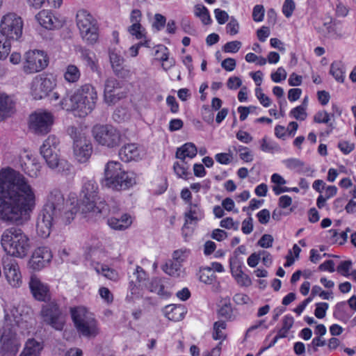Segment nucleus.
<instances>
[{"label":"nucleus","mask_w":356,"mask_h":356,"mask_svg":"<svg viewBox=\"0 0 356 356\" xmlns=\"http://www.w3.org/2000/svg\"><path fill=\"white\" fill-rule=\"evenodd\" d=\"M229 266L232 272V275L236 277L243 273L242 270V263L235 257L231 258L229 260Z\"/></svg>","instance_id":"nucleus-41"},{"label":"nucleus","mask_w":356,"mask_h":356,"mask_svg":"<svg viewBox=\"0 0 356 356\" xmlns=\"http://www.w3.org/2000/svg\"><path fill=\"white\" fill-rule=\"evenodd\" d=\"M20 317L6 314L0 328V355L15 356L21 346V339L17 333Z\"/></svg>","instance_id":"nucleus-4"},{"label":"nucleus","mask_w":356,"mask_h":356,"mask_svg":"<svg viewBox=\"0 0 356 356\" xmlns=\"http://www.w3.org/2000/svg\"><path fill=\"white\" fill-rule=\"evenodd\" d=\"M1 244L8 257L24 258L31 249L28 236L20 229L13 227L6 229L1 237Z\"/></svg>","instance_id":"nucleus-5"},{"label":"nucleus","mask_w":356,"mask_h":356,"mask_svg":"<svg viewBox=\"0 0 356 356\" xmlns=\"http://www.w3.org/2000/svg\"><path fill=\"white\" fill-rule=\"evenodd\" d=\"M197 153V149L194 143H186L180 147H178L176 151L175 157L180 161L186 160V159L194 158Z\"/></svg>","instance_id":"nucleus-24"},{"label":"nucleus","mask_w":356,"mask_h":356,"mask_svg":"<svg viewBox=\"0 0 356 356\" xmlns=\"http://www.w3.org/2000/svg\"><path fill=\"white\" fill-rule=\"evenodd\" d=\"M232 312L230 303H226L218 310V314L226 319H230L232 316Z\"/></svg>","instance_id":"nucleus-59"},{"label":"nucleus","mask_w":356,"mask_h":356,"mask_svg":"<svg viewBox=\"0 0 356 356\" xmlns=\"http://www.w3.org/2000/svg\"><path fill=\"white\" fill-rule=\"evenodd\" d=\"M330 73L338 82L343 83L344 81L345 70L343 64L341 61H335L330 65Z\"/></svg>","instance_id":"nucleus-29"},{"label":"nucleus","mask_w":356,"mask_h":356,"mask_svg":"<svg viewBox=\"0 0 356 356\" xmlns=\"http://www.w3.org/2000/svg\"><path fill=\"white\" fill-rule=\"evenodd\" d=\"M35 195L28 180L8 169L0 173V220L20 224L35 208Z\"/></svg>","instance_id":"nucleus-1"},{"label":"nucleus","mask_w":356,"mask_h":356,"mask_svg":"<svg viewBox=\"0 0 356 356\" xmlns=\"http://www.w3.org/2000/svg\"><path fill=\"white\" fill-rule=\"evenodd\" d=\"M239 24L237 20L232 17L229 22L226 26L227 33L231 35H236L238 33Z\"/></svg>","instance_id":"nucleus-52"},{"label":"nucleus","mask_w":356,"mask_h":356,"mask_svg":"<svg viewBox=\"0 0 356 356\" xmlns=\"http://www.w3.org/2000/svg\"><path fill=\"white\" fill-rule=\"evenodd\" d=\"M264 7L262 5H256L252 11V19L254 22H259L264 19Z\"/></svg>","instance_id":"nucleus-48"},{"label":"nucleus","mask_w":356,"mask_h":356,"mask_svg":"<svg viewBox=\"0 0 356 356\" xmlns=\"http://www.w3.org/2000/svg\"><path fill=\"white\" fill-rule=\"evenodd\" d=\"M59 143L56 136L50 135L40 147V152L49 168L67 175L71 165L66 160L59 159L58 154Z\"/></svg>","instance_id":"nucleus-9"},{"label":"nucleus","mask_w":356,"mask_h":356,"mask_svg":"<svg viewBox=\"0 0 356 356\" xmlns=\"http://www.w3.org/2000/svg\"><path fill=\"white\" fill-rule=\"evenodd\" d=\"M352 266V261L350 260L343 261L337 266V270L345 277L350 275L349 270Z\"/></svg>","instance_id":"nucleus-49"},{"label":"nucleus","mask_w":356,"mask_h":356,"mask_svg":"<svg viewBox=\"0 0 356 356\" xmlns=\"http://www.w3.org/2000/svg\"><path fill=\"white\" fill-rule=\"evenodd\" d=\"M181 263L174 260H168L163 266V270L169 275L179 277L180 274Z\"/></svg>","instance_id":"nucleus-30"},{"label":"nucleus","mask_w":356,"mask_h":356,"mask_svg":"<svg viewBox=\"0 0 356 356\" xmlns=\"http://www.w3.org/2000/svg\"><path fill=\"white\" fill-rule=\"evenodd\" d=\"M273 237L270 234H265L257 242L258 245L264 248L272 247L273 243Z\"/></svg>","instance_id":"nucleus-53"},{"label":"nucleus","mask_w":356,"mask_h":356,"mask_svg":"<svg viewBox=\"0 0 356 356\" xmlns=\"http://www.w3.org/2000/svg\"><path fill=\"white\" fill-rule=\"evenodd\" d=\"M166 18L161 14H156L154 15V22L152 26L157 31L161 30L165 24Z\"/></svg>","instance_id":"nucleus-56"},{"label":"nucleus","mask_w":356,"mask_h":356,"mask_svg":"<svg viewBox=\"0 0 356 356\" xmlns=\"http://www.w3.org/2000/svg\"><path fill=\"white\" fill-rule=\"evenodd\" d=\"M114 74L119 78L127 79L131 76L130 70L126 66H120L118 69L113 70Z\"/></svg>","instance_id":"nucleus-60"},{"label":"nucleus","mask_w":356,"mask_h":356,"mask_svg":"<svg viewBox=\"0 0 356 356\" xmlns=\"http://www.w3.org/2000/svg\"><path fill=\"white\" fill-rule=\"evenodd\" d=\"M49 63V58L44 51L33 50L24 55L23 70L26 74H33L44 70Z\"/></svg>","instance_id":"nucleus-15"},{"label":"nucleus","mask_w":356,"mask_h":356,"mask_svg":"<svg viewBox=\"0 0 356 356\" xmlns=\"http://www.w3.org/2000/svg\"><path fill=\"white\" fill-rule=\"evenodd\" d=\"M295 9V3L293 0H286L282 6V12L286 17L291 16Z\"/></svg>","instance_id":"nucleus-58"},{"label":"nucleus","mask_w":356,"mask_h":356,"mask_svg":"<svg viewBox=\"0 0 356 356\" xmlns=\"http://www.w3.org/2000/svg\"><path fill=\"white\" fill-rule=\"evenodd\" d=\"M147 288L151 292L156 293L159 295L164 294V286L161 282V279L158 277L152 278L151 282L147 285Z\"/></svg>","instance_id":"nucleus-36"},{"label":"nucleus","mask_w":356,"mask_h":356,"mask_svg":"<svg viewBox=\"0 0 356 356\" xmlns=\"http://www.w3.org/2000/svg\"><path fill=\"white\" fill-rule=\"evenodd\" d=\"M128 118L127 111L124 108H118L113 114L114 121L120 123Z\"/></svg>","instance_id":"nucleus-50"},{"label":"nucleus","mask_w":356,"mask_h":356,"mask_svg":"<svg viewBox=\"0 0 356 356\" xmlns=\"http://www.w3.org/2000/svg\"><path fill=\"white\" fill-rule=\"evenodd\" d=\"M77 209L65 203L63 195L60 191L50 193L47 202L38 215L36 230L42 238L49 236L54 223L68 225L74 218Z\"/></svg>","instance_id":"nucleus-2"},{"label":"nucleus","mask_w":356,"mask_h":356,"mask_svg":"<svg viewBox=\"0 0 356 356\" xmlns=\"http://www.w3.org/2000/svg\"><path fill=\"white\" fill-rule=\"evenodd\" d=\"M120 88V83L115 78L107 79L104 84V96L115 92V90Z\"/></svg>","instance_id":"nucleus-38"},{"label":"nucleus","mask_w":356,"mask_h":356,"mask_svg":"<svg viewBox=\"0 0 356 356\" xmlns=\"http://www.w3.org/2000/svg\"><path fill=\"white\" fill-rule=\"evenodd\" d=\"M23 21L15 13L4 15L0 23V59L10 51V42L17 40L22 34Z\"/></svg>","instance_id":"nucleus-6"},{"label":"nucleus","mask_w":356,"mask_h":356,"mask_svg":"<svg viewBox=\"0 0 356 356\" xmlns=\"http://www.w3.org/2000/svg\"><path fill=\"white\" fill-rule=\"evenodd\" d=\"M201 216V210L199 207L198 204H193L191 202L188 204V211L185 213V223L184 227L186 226V224L190 222L191 223L193 221H198Z\"/></svg>","instance_id":"nucleus-28"},{"label":"nucleus","mask_w":356,"mask_h":356,"mask_svg":"<svg viewBox=\"0 0 356 356\" xmlns=\"http://www.w3.org/2000/svg\"><path fill=\"white\" fill-rule=\"evenodd\" d=\"M119 156L124 162L137 160L140 158V150L135 143L127 144L120 148Z\"/></svg>","instance_id":"nucleus-23"},{"label":"nucleus","mask_w":356,"mask_h":356,"mask_svg":"<svg viewBox=\"0 0 356 356\" xmlns=\"http://www.w3.org/2000/svg\"><path fill=\"white\" fill-rule=\"evenodd\" d=\"M25 166L24 170L31 177H37L39 175L41 168L40 163L33 160L29 163H25Z\"/></svg>","instance_id":"nucleus-37"},{"label":"nucleus","mask_w":356,"mask_h":356,"mask_svg":"<svg viewBox=\"0 0 356 356\" xmlns=\"http://www.w3.org/2000/svg\"><path fill=\"white\" fill-rule=\"evenodd\" d=\"M76 25L82 39L88 44H95L99 38L97 20L86 10H80L76 16Z\"/></svg>","instance_id":"nucleus-10"},{"label":"nucleus","mask_w":356,"mask_h":356,"mask_svg":"<svg viewBox=\"0 0 356 356\" xmlns=\"http://www.w3.org/2000/svg\"><path fill=\"white\" fill-rule=\"evenodd\" d=\"M185 312V308L182 305H169L164 308L165 316L173 321L182 320Z\"/></svg>","instance_id":"nucleus-25"},{"label":"nucleus","mask_w":356,"mask_h":356,"mask_svg":"<svg viewBox=\"0 0 356 356\" xmlns=\"http://www.w3.org/2000/svg\"><path fill=\"white\" fill-rule=\"evenodd\" d=\"M189 165L186 160L175 162L173 165V169L175 174L180 178L187 179Z\"/></svg>","instance_id":"nucleus-32"},{"label":"nucleus","mask_w":356,"mask_h":356,"mask_svg":"<svg viewBox=\"0 0 356 356\" xmlns=\"http://www.w3.org/2000/svg\"><path fill=\"white\" fill-rule=\"evenodd\" d=\"M52 259L51 250L47 247L36 248L29 261V267L34 270H40L49 264Z\"/></svg>","instance_id":"nucleus-18"},{"label":"nucleus","mask_w":356,"mask_h":356,"mask_svg":"<svg viewBox=\"0 0 356 356\" xmlns=\"http://www.w3.org/2000/svg\"><path fill=\"white\" fill-rule=\"evenodd\" d=\"M242 85L241 79L238 76L229 77L227 80V86L230 90H236Z\"/></svg>","instance_id":"nucleus-62"},{"label":"nucleus","mask_w":356,"mask_h":356,"mask_svg":"<svg viewBox=\"0 0 356 356\" xmlns=\"http://www.w3.org/2000/svg\"><path fill=\"white\" fill-rule=\"evenodd\" d=\"M3 273L8 282L13 287L22 284V275L17 261L8 256L2 258Z\"/></svg>","instance_id":"nucleus-16"},{"label":"nucleus","mask_w":356,"mask_h":356,"mask_svg":"<svg viewBox=\"0 0 356 356\" xmlns=\"http://www.w3.org/2000/svg\"><path fill=\"white\" fill-rule=\"evenodd\" d=\"M227 324L223 321H218L213 323V339L214 340H224L226 339V334L223 332L226 329Z\"/></svg>","instance_id":"nucleus-31"},{"label":"nucleus","mask_w":356,"mask_h":356,"mask_svg":"<svg viewBox=\"0 0 356 356\" xmlns=\"http://www.w3.org/2000/svg\"><path fill=\"white\" fill-rule=\"evenodd\" d=\"M216 18L220 24H225L229 19V15L225 10H222L220 8L214 10Z\"/></svg>","instance_id":"nucleus-61"},{"label":"nucleus","mask_w":356,"mask_h":356,"mask_svg":"<svg viewBox=\"0 0 356 356\" xmlns=\"http://www.w3.org/2000/svg\"><path fill=\"white\" fill-rule=\"evenodd\" d=\"M29 287L33 297L39 300L47 302L50 298L49 289L35 275H32L29 281Z\"/></svg>","instance_id":"nucleus-20"},{"label":"nucleus","mask_w":356,"mask_h":356,"mask_svg":"<svg viewBox=\"0 0 356 356\" xmlns=\"http://www.w3.org/2000/svg\"><path fill=\"white\" fill-rule=\"evenodd\" d=\"M72 318L77 331L86 337H95L99 333L97 321L84 309L72 311Z\"/></svg>","instance_id":"nucleus-13"},{"label":"nucleus","mask_w":356,"mask_h":356,"mask_svg":"<svg viewBox=\"0 0 356 356\" xmlns=\"http://www.w3.org/2000/svg\"><path fill=\"white\" fill-rule=\"evenodd\" d=\"M329 307L327 302H318L316 304V309L314 310V315L318 318H323L325 316L326 311Z\"/></svg>","instance_id":"nucleus-47"},{"label":"nucleus","mask_w":356,"mask_h":356,"mask_svg":"<svg viewBox=\"0 0 356 356\" xmlns=\"http://www.w3.org/2000/svg\"><path fill=\"white\" fill-rule=\"evenodd\" d=\"M257 216L261 224L266 225L269 222L270 218V211L266 209H264L257 214Z\"/></svg>","instance_id":"nucleus-63"},{"label":"nucleus","mask_w":356,"mask_h":356,"mask_svg":"<svg viewBox=\"0 0 356 356\" xmlns=\"http://www.w3.org/2000/svg\"><path fill=\"white\" fill-rule=\"evenodd\" d=\"M118 161H109L104 169L103 184L115 191L129 188L136 184V175L132 172L122 170Z\"/></svg>","instance_id":"nucleus-8"},{"label":"nucleus","mask_w":356,"mask_h":356,"mask_svg":"<svg viewBox=\"0 0 356 356\" xmlns=\"http://www.w3.org/2000/svg\"><path fill=\"white\" fill-rule=\"evenodd\" d=\"M97 95L90 84H85L73 95L63 98L60 105L66 111H77L80 117H84L95 108Z\"/></svg>","instance_id":"nucleus-3"},{"label":"nucleus","mask_w":356,"mask_h":356,"mask_svg":"<svg viewBox=\"0 0 356 356\" xmlns=\"http://www.w3.org/2000/svg\"><path fill=\"white\" fill-rule=\"evenodd\" d=\"M330 120V115L325 111H318L314 116V121L316 123L327 124Z\"/></svg>","instance_id":"nucleus-54"},{"label":"nucleus","mask_w":356,"mask_h":356,"mask_svg":"<svg viewBox=\"0 0 356 356\" xmlns=\"http://www.w3.org/2000/svg\"><path fill=\"white\" fill-rule=\"evenodd\" d=\"M195 15L200 17L204 24H210L211 19L207 8L202 5L195 6Z\"/></svg>","instance_id":"nucleus-35"},{"label":"nucleus","mask_w":356,"mask_h":356,"mask_svg":"<svg viewBox=\"0 0 356 356\" xmlns=\"http://www.w3.org/2000/svg\"><path fill=\"white\" fill-rule=\"evenodd\" d=\"M64 76L68 82L74 83L79 80L80 72L76 66L70 65L67 67Z\"/></svg>","instance_id":"nucleus-34"},{"label":"nucleus","mask_w":356,"mask_h":356,"mask_svg":"<svg viewBox=\"0 0 356 356\" xmlns=\"http://www.w3.org/2000/svg\"><path fill=\"white\" fill-rule=\"evenodd\" d=\"M132 223L129 214L124 213L120 218H111L108 220V225L113 229L124 230L127 229Z\"/></svg>","instance_id":"nucleus-26"},{"label":"nucleus","mask_w":356,"mask_h":356,"mask_svg":"<svg viewBox=\"0 0 356 356\" xmlns=\"http://www.w3.org/2000/svg\"><path fill=\"white\" fill-rule=\"evenodd\" d=\"M54 86L49 78L37 76L32 81L31 93L34 99H41L48 95Z\"/></svg>","instance_id":"nucleus-17"},{"label":"nucleus","mask_w":356,"mask_h":356,"mask_svg":"<svg viewBox=\"0 0 356 356\" xmlns=\"http://www.w3.org/2000/svg\"><path fill=\"white\" fill-rule=\"evenodd\" d=\"M128 31L132 35L136 36L137 39H142L145 36V29L140 23H132V25L129 27Z\"/></svg>","instance_id":"nucleus-43"},{"label":"nucleus","mask_w":356,"mask_h":356,"mask_svg":"<svg viewBox=\"0 0 356 356\" xmlns=\"http://www.w3.org/2000/svg\"><path fill=\"white\" fill-rule=\"evenodd\" d=\"M97 271L101 272L104 277L113 281H116L119 278L117 271L106 266H102L101 270H97Z\"/></svg>","instance_id":"nucleus-45"},{"label":"nucleus","mask_w":356,"mask_h":356,"mask_svg":"<svg viewBox=\"0 0 356 356\" xmlns=\"http://www.w3.org/2000/svg\"><path fill=\"white\" fill-rule=\"evenodd\" d=\"M249 217L245 218L242 222L241 230L243 234H249L253 230V219L251 217L250 214H249Z\"/></svg>","instance_id":"nucleus-55"},{"label":"nucleus","mask_w":356,"mask_h":356,"mask_svg":"<svg viewBox=\"0 0 356 356\" xmlns=\"http://www.w3.org/2000/svg\"><path fill=\"white\" fill-rule=\"evenodd\" d=\"M338 147L345 154H349L355 148V144L348 141H341L338 143Z\"/></svg>","instance_id":"nucleus-64"},{"label":"nucleus","mask_w":356,"mask_h":356,"mask_svg":"<svg viewBox=\"0 0 356 356\" xmlns=\"http://www.w3.org/2000/svg\"><path fill=\"white\" fill-rule=\"evenodd\" d=\"M346 302H338L335 306L334 316L341 321L346 322L348 319V316L345 314Z\"/></svg>","instance_id":"nucleus-39"},{"label":"nucleus","mask_w":356,"mask_h":356,"mask_svg":"<svg viewBox=\"0 0 356 356\" xmlns=\"http://www.w3.org/2000/svg\"><path fill=\"white\" fill-rule=\"evenodd\" d=\"M241 42L238 40L227 42L222 47L226 53H236L241 47Z\"/></svg>","instance_id":"nucleus-46"},{"label":"nucleus","mask_w":356,"mask_h":356,"mask_svg":"<svg viewBox=\"0 0 356 356\" xmlns=\"http://www.w3.org/2000/svg\"><path fill=\"white\" fill-rule=\"evenodd\" d=\"M216 279V275L211 271V267H205L200 270L199 280L200 281L207 284H211Z\"/></svg>","instance_id":"nucleus-33"},{"label":"nucleus","mask_w":356,"mask_h":356,"mask_svg":"<svg viewBox=\"0 0 356 356\" xmlns=\"http://www.w3.org/2000/svg\"><path fill=\"white\" fill-rule=\"evenodd\" d=\"M109 58L113 70L118 69L124 63V58L114 51H110Z\"/></svg>","instance_id":"nucleus-44"},{"label":"nucleus","mask_w":356,"mask_h":356,"mask_svg":"<svg viewBox=\"0 0 356 356\" xmlns=\"http://www.w3.org/2000/svg\"><path fill=\"white\" fill-rule=\"evenodd\" d=\"M92 133L95 141L107 148L117 147L122 142L120 131L110 124H96L92 127Z\"/></svg>","instance_id":"nucleus-11"},{"label":"nucleus","mask_w":356,"mask_h":356,"mask_svg":"<svg viewBox=\"0 0 356 356\" xmlns=\"http://www.w3.org/2000/svg\"><path fill=\"white\" fill-rule=\"evenodd\" d=\"M15 111V102L13 99L6 95H0V122L10 117Z\"/></svg>","instance_id":"nucleus-22"},{"label":"nucleus","mask_w":356,"mask_h":356,"mask_svg":"<svg viewBox=\"0 0 356 356\" xmlns=\"http://www.w3.org/2000/svg\"><path fill=\"white\" fill-rule=\"evenodd\" d=\"M54 115L48 111H35L29 117V128L37 135L50 132L54 124Z\"/></svg>","instance_id":"nucleus-14"},{"label":"nucleus","mask_w":356,"mask_h":356,"mask_svg":"<svg viewBox=\"0 0 356 356\" xmlns=\"http://www.w3.org/2000/svg\"><path fill=\"white\" fill-rule=\"evenodd\" d=\"M40 24L47 29L52 30L60 26L59 20L47 10H42L35 15Z\"/></svg>","instance_id":"nucleus-21"},{"label":"nucleus","mask_w":356,"mask_h":356,"mask_svg":"<svg viewBox=\"0 0 356 356\" xmlns=\"http://www.w3.org/2000/svg\"><path fill=\"white\" fill-rule=\"evenodd\" d=\"M40 316L44 324L56 330L61 331L65 324V316L55 300L42 305Z\"/></svg>","instance_id":"nucleus-12"},{"label":"nucleus","mask_w":356,"mask_h":356,"mask_svg":"<svg viewBox=\"0 0 356 356\" xmlns=\"http://www.w3.org/2000/svg\"><path fill=\"white\" fill-rule=\"evenodd\" d=\"M306 110L303 106H297L291 111L290 114L293 115L298 120H305L307 118Z\"/></svg>","instance_id":"nucleus-51"},{"label":"nucleus","mask_w":356,"mask_h":356,"mask_svg":"<svg viewBox=\"0 0 356 356\" xmlns=\"http://www.w3.org/2000/svg\"><path fill=\"white\" fill-rule=\"evenodd\" d=\"M42 346L41 343L34 339H29L25 348L19 356H39Z\"/></svg>","instance_id":"nucleus-27"},{"label":"nucleus","mask_w":356,"mask_h":356,"mask_svg":"<svg viewBox=\"0 0 356 356\" xmlns=\"http://www.w3.org/2000/svg\"><path fill=\"white\" fill-rule=\"evenodd\" d=\"M271 79L275 83H280L281 81L286 79V72L285 70L280 67L275 72L271 74Z\"/></svg>","instance_id":"nucleus-57"},{"label":"nucleus","mask_w":356,"mask_h":356,"mask_svg":"<svg viewBox=\"0 0 356 356\" xmlns=\"http://www.w3.org/2000/svg\"><path fill=\"white\" fill-rule=\"evenodd\" d=\"M97 191L98 186L95 180L90 179L83 183L78 202L79 209L82 213H92L99 217L108 214L107 204L104 201L97 202Z\"/></svg>","instance_id":"nucleus-7"},{"label":"nucleus","mask_w":356,"mask_h":356,"mask_svg":"<svg viewBox=\"0 0 356 356\" xmlns=\"http://www.w3.org/2000/svg\"><path fill=\"white\" fill-rule=\"evenodd\" d=\"M104 101L106 104L108 105H113L116 104L119 100L126 97V93L121 92H111L108 95H105L104 96Z\"/></svg>","instance_id":"nucleus-42"},{"label":"nucleus","mask_w":356,"mask_h":356,"mask_svg":"<svg viewBox=\"0 0 356 356\" xmlns=\"http://www.w3.org/2000/svg\"><path fill=\"white\" fill-rule=\"evenodd\" d=\"M73 152L75 159L79 163H86L92 155V145L86 138L76 140L73 144Z\"/></svg>","instance_id":"nucleus-19"},{"label":"nucleus","mask_w":356,"mask_h":356,"mask_svg":"<svg viewBox=\"0 0 356 356\" xmlns=\"http://www.w3.org/2000/svg\"><path fill=\"white\" fill-rule=\"evenodd\" d=\"M261 149L263 152L274 153L280 151V147L277 143L268 142L266 138H264L261 143Z\"/></svg>","instance_id":"nucleus-40"}]
</instances>
